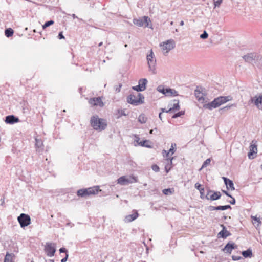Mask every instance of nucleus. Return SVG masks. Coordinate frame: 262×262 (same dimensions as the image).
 I'll return each instance as SVG.
<instances>
[{
    "label": "nucleus",
    "mask_w": 262,
    "mask_h": 262,
    "mask_svg": "<svg viewBox=\"0 0 262 262\" xmlns=\"http://www.w3.org/2000/svg\"><path fill=\"white\" fill-rule=\"evenodd\" d=\"M90 121L91 126L96 130H103L107 125L106 120L99 118L97 115L93 116L91 118Z\"/></svg>",
    "instance_id": "3"
},
{
    "label": "nucleus",
    "mask_w": 262,
    "mask_h": 262,
    "mask_svg": "<svg viewBox=\"0 0 262 262\" xmlns=\"http://www.w3.org/2000/svg\"><path fill=\"white\" fill-rule=\"evenodd\" d=\"M159 118H160V119L161 120H162V112H160L159 114Z\"/></svg>",
    "instance_id": "59"
},
{
    "label": "nucleus",
    "mask_w": 262,
    "mask_h": 262,
    "mask_svg": "<svg viewBox=\"0 0 262 262\" xmlns=\"http://www.w3.org/2000/svg\"><path fill=\"white\" fill-rule=\"evenodd\" d=\"M147 80L146 78H142L139 80L138 85L144 91L146 88Z\"/></svg>",
    "instance_id": "24"
},
{
    "label": "nucleus",
    "mask_w": 262,
    "mask_h": 262,
    "mask_svg": "<svg viewBox=\"0 0 262 262\" xmlns=\"http://www.w3.org/2000/svg\"><path fill=\"white\" fill-rule=\"evenodd\" d=\"M157 90L164 94L165 96H167V94H166V90H167V88H165L163 85H159L157 87Z\"/></svg>",
    "instance_id": "33"
},
{
    "label": "nucleus",
    "mask_w": 262,
    "mask_h": 262,
    "mask_svg": "<svg viewBox=\"0 0 262 262\" xmlns=\"http://www.w3.org/2000/svg\"><path fill=\"white\" fill-rule=\"evenodd\" d=\"M242 254L245 258L251 257L252 256V250L248 249L246 250L243 251L242 252Z\"/></svg>",
    "instance_id": "27"
},
{
    "label": "nucleus",
    "mask_w": 262,
    "mask_h": 262,
    "mask_svg": "<svg viewBox=\"0 0 262 262\" xmlns=\"http://www.w3.org/2000/svg\"><path fill=\"white\" fill-rule=\"evenodd\" d=\"M68 256H69L68 253H67V254L66 255V256L61 260V262H66L68 260Z\"/></svg>",
    "instance_id": "50"
},
{
    "label": "nucleus",
    "mask_w": 262,
    "mask_h": 262,
    "mask_svg": "<svg viewBox=\"0 0 262 262\" xmlns=\"http://www.w3.org/2000/svg\"><path fill=\"white\" fill-rule=\"evenodd\" d=\"M88 191V196L92 194H97L99 191H101V190L100 189L99 186H96L93 187H90L87 189Z\"/></svg>",
    "instance_id": "20"
},
{
    "label": "nucleus",
    "mask_w": 262,
    "mask_h": 262,
    "mask_svg": "<svg viewBox=\"0 0 262 262\" xmlns=\"http://www.w3.org/2000/svg\"><path fill=\"white\" fill-rule=\"evenodd\" d=\"M121 115L123 116H126V114L124 112V111H121Z\"/></svg>",
    "instance_id": "60"
},
{
    "label": "nucleus",
    "mask_w": 262,
    "mask_h": 262,
    "mask_svg": "<svg viewBox=\"0 0 262 262\" xmlns=\"http://www.w3.org/2000/svg\"><path fill=\"white\" fill-rule=\"evenodd\" d=\"M223 229L219 233L218 237H222L223 238H226L228 236L231 235V233L227 230L226 228L223 225H221Z\"/></svg>",
    "instance_id": "18"
},
{
    "label": "nucleus",
    "mask_w": 262,
    "mask_h": 262,
    "mask_svg": "<svg viewBox=\"0 0 262 262\" xmlns=\"http://www.w3.org/2000/svg\"><path fill=\"white\" fill-rule=\"evenodd\" d=\"M194 187L196 189L199 190L200 193L201 198L203 199L204 198V188H202L201 185L199 183H195Z\"/></svg>",
    "instance_id": "26"
},
{
    "label": "nucleus",
    "mask_w": 262,
    "mask_h": 262,
    "mask_svg": "<svg viewBox=\"0 0 262 262\" xmlns=\"http://www.w3.org/2000/svg\"><path fill=\"white\" fill-rule=\"evenodd\" d=\"M14 33L13 30L11 28H7L5 30V34L7 37H10L13 35Z\"/></svg>",
    "instance_id": "31"
},
{
    "label": "nucleus",
    "mask_w": 262,
    "mask_h": 262,
    "mask_svg": "<svg viewBox=\"0 0 262 262\" xmlns=\"http://www.w3.org/2000/svg\"><path fill=\"white\" fill-rule=\"evenodd\" d=\"M17 220L20 227L24 228L31 224V218L28 214L21 213L17 217Z\"/></svg>",
    "instance_id": "8"
},
{
    "label": "nucleus",
    "mask_w": 262,
    "mask_h": 262,
    "mask_svg": "<svg viewBox=\"0 0 262 262\" xmlns=\"http://www.w3.org/2000/svg\"><path fill=\"white\" fill-rule=\"evenodd\" d=\"M176 144L175 143H172L171 146L168 151L171 154V155L173 154L176 151Z\"/></svg>",
    "instance_id": "40"
},
{
    "label": "nucleus",
    "mask_w": 262,
    "mask_h": 262,
    "mask_svg": "<svg viewBox=\"0 0 262 262\" xmlns=\"http://www.w3.org/2000/svg\"><path fill=\"white\" fill-rule=\"evenodd\" d=\"M217 210H225L224 206H217Z\"/></svg>",
    "instance_id": "51"
},
{
    "label": "nucleus",
    "mask_w": 262,
    "mask_h": 262,
    "mask_svg": "<svg viewBox=\"0 0 262 262\" xmlns=\"http://www.w3.org/2000/svg\"><path fill=\"white\" fill-rule=\"evenodd\" d=\"M237 245L234 243H228L223 250L225 253H228L230 254L232 251L233 249H234L237 248Z\"/></svg>",
    "instance_id": "15"
},
{
    "label": "nucleus",
    "mask_w": 262,
    "mask_h": 262,
    "mask_svg": "<svg viewBox=\"0 0 262 262\" xmlns=\"http://www.w3.org/2000/svg\"><path fill=\"white\" fill-rule=\"evenodd\" d=\"M58 37L59 39H62L64 38V36H63L62 32H60L59 33Z\"/></svg>",
    "instance_id": "49"
},
{
    "label": "nucleus",
    "mask_w": 262,
    "mask_h": 262,
    "mask_svg": "<svg viewBox=\"0 0 262 262\" xmlns=\"http://www.w3.org/2000/svg\"><path fill=\"white\" fill-rule=\"evenodd\" d=\"M147 120V118L144 114H142L139 115V116L138 117V121L140 123H141L142 124L145 123L146 122Z\"/></svg>",
    "instance_id": "30"
},
{
    "label": "nucleus",
    "mask_w": 262,
    "mask_h": 262,
    "mask_svg": "<svg viewBox=\"0 0 262 262\" xmlns=\"http://www.w3.org/2000/svg\"><path fill=\"white\" fill-rule=\"evenodd\" d=\"M161 50H162L164 55L167 54L175 47V42L172 40H168L167 41L163 42V45H160Z\"/></svg>",
    "instance_id": "7"
},
{
    "label": "nucleus",
    "mask_w": 262,
    "mask_h": 262,
    "mask_svg": "<svg viewBox=\"0 0 262 262\" xmlns=\"http://www.w3.org/2000/svg\"><path fill=\"white\" fill-rule=\"evenodd\" d=\"M223 2V0H213L214 8L220 7Z\"/></svg>",
    "instance_id": "37"
},
{
    "label": "nucleus",
    "mask_w": 262,
    "mask_h": 262,
    "mask_svg": "<svg viewBox=\"0 0 262 262\" xmlns=\"http://www.w3.org/2000/svg\"><path fill=\"white\" fill-rule=\"evenodd\" d=\"M231 198L232 199H231V200L229 201V202L230 204H232V205L235 204V199L234 198H233L232 196Z\"/></svg>",
    "instance_id": "52"
},
{
    "label": "nucleus",
    "mask_w": 262,
    "mask_h": 262,
    "mask_svg": "<svg viewBox=\"0 0 262 262\" xmlns=\"http://www.w3.org/2000/svg\"><path fill=\"white\" fill-rule=\"evenodd\" d=\"M35 146L39 149H42L43 147V143L41 140L35 139Z\"/></svg>",
    "instance_id": "32"
},
{
    "label": "nucleus",
    "mask_w": 262,
    "mask_h": 262,
    "mask_svg": "<svg viewBox=\"0 0 262 262\" xmlns=\"http://www.w3.org/2000/svg\"><path fill=\"white\" fill-rule=\"evenodd\" d=\"M221 196V194L219 191L214 192L211 190L208 191L206 198L207 200L210 199L211 201H215L219 199Z\"/></svg>",
    "instance_id": "13"
},
{
    "label": "nucleus",
    "mask_w": 262,
    "mask_h": 262,
    "mask_svg": "<svg viewBox=\"0 0 262 262\" xmlns=\"http://www.w3.org/2000/svg\"><path fill=\"white\" fill-rule=\"evenodd\" d=\"M137 182V177L133 176H122L117 180L118 184L121 185H126Z\"/></svg>",
    "instance_id": "6"
},
{
    "label": "nucleus",
    "mask_w": 262,
    "mask_h": 262,
    "mask_svg": "<svg viewBox=\"0 0 262 262\" xmlns=\"http://www.w3.org/2000/svg\"><path fill=\"white\" fill-rule=\"evenodd\" d=\"M72 16L73 17V18H78V17L76 16V15L75 14H73L72 15Z\"/></svg>",
    "instance_id": "61"
},
{
    "label": "nucleus",
    "mask_w": 262,
    "mask_h": 262,
    "mask_svg": "<svg viewBox=\"0 0 262 262\" xmlns=\"http://www.w3.org/2000/svg\"><path fill=\"white\" fill-rule=\"evenodd\" d=\"M14 254L13 253H9V252H7L4 262H13L12 258L14 256Z\"/></svg>",
    "instance_id": "29"
},
{
    "label": "nucleus",
    "mask_w": 262,
    "mask_h": 262,
    "mask_svg": "<svg viewBox=\"0 0 262 262\" xmlns=\"http://www.w3.org/2000/svg\"><path fill=\"white\" fill-rule=\"evenodd\" d=\"M223 179L225 183V184L226 185V187L227 189H230L231 190H234L235 189L233 182L232 180L226 177H223Z\"/></svg>",
    "instance_id": "19"
},
{
    "label": "nucleus",
    "mask_w": 262,
    "mask_h": 262,
    "mask_svg": "<svg viewBox=\"0 0 262 262\" xmlns=\"http://www.w3.org/2000/svg\"><path fill=\"white\" fill-rule=\"evenodd\" d=\"M232 99L230 96H219L215 98L212 102L203 105V108L210 110L219 107L222 104L231 100Z\"/></svg>",
    "instance_id": "2"
},
{
    "label": "nucleus",
    "mask_w": 262,
    "mask_h": 262,
    "mask_svg": "<svg viewBox=\"0 0 262 262\" xmlns=\"http://www.w3.org/2000/svg\"><path fill=\"white\" fill-rule=\"evenodd\" d=\"M19 121L18 117H15L14 115H9L6 117L5 122L7 124H12L15 123H17Z\"/></svg>",
    "instance_id": "17"
},
{
    "label": "nucleus",
    "mask_w": 262,
    "mask_h": 262,
    "mask_svg": "<svg viewBox=\"0 0 262 262\" xmlns=\"http://www.w3.org/2000/svg\"><path fill=\"white\" fill-rule=\"evenodd\" d=\"M257 145L251 143L250 146V151L248 154L249 158L250 159H253L254 157L252 156H253L254 153H257Z\"/></svg>",
    "instance_id": "21"
},
{
    "label": "nucleus",
    "mask_w": 262,
    "mask_h": 262,
    "mask_svg": "<svg viewBox=\"0 0 262 262\" xmlns=\"http://www.w3.org/2000/svg\"><path fill=\"white\" fill-rule=\"evenodd\" d=\"M184 21H183V20L181 21V22H180V25L181 26H183V25H184Z\"/></svg>",
    "instance_id": "62"
},
{
    "label": "nucleus",
    "mask_w": 262,
    "mask_h": 262,
    "mask_svg": "<svg viewBox=\"0 0 262 262\" xmlns=\"http://www.w3.org/2000/svg\"><path fill=\"white\" fill-rule=\"evenodd\" d=\"M233 106L236 107V104H231V105H227V106H225L224 107L221 108L220 110V111H222V112L226 111L228 110L229 109H230V108H231Z\"/></svg>",
    "instance_id": "36"
},
{
    "label": "nucleus",
    "mask_w": 262,
    "mask_h": 262,
    "mask_svg": "<svg viewBox=\"0 0 262 262\" xmlns=\"http://www.w3.org/2000/svg\"><path fill=\"white\" fill-rule=\"evenodd\" d=\"M225 209H231V207L230 205H224Z\"/></svg>",
    "instance_id": "55"
},
{
    "label": "nucleus",
    "mask_w": 262,
    "mask_h": 262,
    "mask_svg": "<svg viewBox=\"0 0 262 262\" xmlns=\"http://www.w3.org/2000/svg\"><path fill=\"white\" fill-rule=\"evenodd\" d=\"M210 162H211V160L209 158V159H206L204 162V163H203V165L201 167V168H200V170H201L202 168H204V167H207L208 165L210 164Z\"/></svg>",
    "instance_id": "39"
},
{
    "label": "nucleus",
    "mask_w": 262,
    "mask_h": 262,
    "mask_svg": "<svg viewBox=\"0 0 262 262\" xmlns=\"http://www.w3.org/2000/svg\"><path fill=\"white\" fill-rule=\"evenodd\" d=\"M222 192L225 194L226 195L230 197V198H232V196L227 191H225V190H222Z\"/></svg>",
    "instance_id": "53"
},
{
    "label": "nucleus",
    "mask_w": 262,
    "mask_h": 262,
    "mask_svg": "<svg viewBox=\"0 0 262 262\" xmlns=\"http://www.w3.org/2000/svg\"><path fill=\"white\" fill-rule=\"evenodd\" d=\"M208 209L210 211L217 210V206H209Z\"/></svg>",
    "instance_id": "47"
},
{
    "label": "nucleus",
    "mask_w": 262,
    "mask_h": 262,
    "mask_svg": "<svg viewBox=\"0 0 262 262\" xmlns=\"http://www.w3.org/2000/svg\"><path fill=\"white\" fill-rule=\"evenodd\" d=\"M208 36V34L206 31H204L203 33L200 35V38L202 39H206Z\"/></svg>",
    "instance_id": "43"
},
{
    "label": "nucleus",
    "mask_w": 262,
    "mask_h": 262,
    "mask_svg": "<svg viewBox=\"0 0 262 262\" xmlns=\"http://www.w3.org/2000/svg\"><path fill=\"white\" fill-rule=\"evenodd\" d=\"M194 95L196 98L199 102L201 103H204L205 102L204 97L206 95V94L205 92V89L202 87L197 86L194 91Z\"/></svg>",
    "instance_id": "9"
},
{
    "label": "nucleus",
    "mask_w": 262,
    "mask_h": 262,
    "mask_svg": "<svg viewBox=\"0 0 262 262\" xmlns=\"http://www.w3.org/2000/svg\"><path fill=\"white\" fill-rule=\"evenodd\" d=\"M59 252L60 253H66V255L67 254V253H68V250L66 249V248H65L64 247H62V248H60Z\"/></svg>",
    "instance_id": "46"
},
{
    "label": "nucleus",
    "mask_w": 262,
    "mask_h": 262,
    "mask_svg": "<svg viewBox=\"0 0 262 262\" xmlns=\"http://www.w3.org/2000/svg\"><path fill=\"white\" fill-rule=\"evenodd\" d=\"M154 129H151V130H150V131H149V133H150V134H153V133H154Z\"/></svg>",
    "instance_id": "63"
},
{
    "label": "nucleus",
    "mask_w": 262,
    "mask_h": 262,
    "mask_svg": "<svg viewBox=\"0 0 262 262\" xmlns=\"http://www.w3.org/2000/svg\"><path fill=\"white\" fill-rule=\"evenodd\" d=\"M163 153H165V155H163V156L164 157H166L168 158V156H169V155L170 154V152L168 151H167L166 150H163V151H162Z\"/></svg>",
    "instance_id": "48"
},
{
    "label": "nucleus",
    "mask_w": 262,
    "mask_h": 262,
    "mask_svg": "<svg viewBox=\"0 0 262 262\" xmlns=\"http://www.w3.org/2000/svg\"><path fill=\"white\" fill-rule=\"evenodd\" d=\"M250 101L253 103L258 109L262 111V94L258 96L256 95L254 97H251Z\"/></svg>",
    "instance_id": "12"
},
{
    "label": "nucleus",
    "mask_w": 262,
    "mask_h": 262,
    "mask_svg": "<svg viewBox=\"0 0 262 262\" xmlns=\"http://www.w3.org/2000/svg\"><path fill=\"white\" fill-rule=\"evenodd\" d=\"M135 137H136V140H135V141H136L138 143H139V140H140V138H139L138 136H137V135H135Z\"/></svg>",
    "instance_id": "57"
},
{
    "label": "nucleus",
    "mask_w": 262,
    "mask_h": 262,
    "mask_svg": "<svg viewBox=\"0 0 262 262\" xmlns=\"http://www.w3.org/2000/svg\"><path fill=\"white\" fill-rule=\"evenodd\" d=\"M54 23V21L52 20H50L49 21H46L44 25L42 26V28L43 29L46 28L47 27H49L50 26L53 25Z\"/></svg>",
    "instance_id": "38"
},
{
    "label": "nucleus",
    "mask_w": 262,
    "mask_h": 262,
    "mask_svg": "<svg viewBox=\"0 0 262 262\" xmlns=\"http://www.w3.org/2000/svg\"><path fill=\"white\" fill-rule=\"evenodd\" d=\"M166 94H167V97L176 96L179 95L177 91L174 89L169 88H167V90H166Z\"/></svg>",
    "instance_id": "23"
},
{
    "label": "nucleus",
    "mask_w": 262,
    "mask_h": 262,
    "mask_svg": "<svg viewBox=\"0 0 262 262\" xmlns=\"http://www.w3.org/2000/svg\"><path fill=\"white\" fill-rule=\"evenodd\" d=\"M45 251L47 256H53L56 252V244L53 243H47L45 246Z\"/></svg>",
    "instance_id": "11"
},
{
    "label": "nucleus",
    "mask_w": 262,
    "mask_h": 262,
    "mask_svg": "<svg viewBox=\"0 0 262 262\" xmlns=\"http://www.w3.org/2000/svg\"><path fill=\"white\" fill-rule=\"evenodd\" d=\"M77 194L78 196L81 197H85L88 196L87 189H81L78 190L77 192Z\"/></svg>",
    "instance_id": "28"
},
{
    "label": "nucleus",
    "mask_w": 262,
    "mask_h": 262,
    "mask_svg": "<svg viewBox=\"0 0 262 262\" xmlns=\"http://www.w3.org/2000/svg\"><path fill=\"white\" fill-rule=\"evenodd\" d=\"M46 262H54V260L52 259H49L48 261H46Z\"/></svg>",
    "instance_id": "64"
},
{
    "label": "nucleus",
    "mask_w": 262,
    "mask_h": 262,
    "mask_svg": "<svg viewBox=\"0 0 262 262\" xmlns=\"http://www.w3.org/2000/svg\"><path fill=\"white\" fill-rule=\"evenodd\" d=\"M147 63L148 65L149 71L151 72L152 74L156 73V60L155 58V55L152 50H150V53L146 57Z\"/></svg>",
    "instance_id": "5"
},
{
    "label": "nucleus",
    "mask_w": 262,
    "mask_h": 262,
    "mask_svg": "<svg viewBox=\"0 0 262 262\" xmlns=\"http://www.w3.org/2000/svg\"><path fill=\"white\" fill-rule=\"evenodd\" d=\"M232 259L234 261L238 260L242 258V257L240 256H235V255H233L232 256Z\"/></svg>",
    "instance_id": "45"
},
{
    "label": "nucleus",
    "mask_w": 262,
    "mask_h": 262,
    "mask_svg": "<svg viewBox=\"0 0 262 262\" xmlns=\"http://www.w3.org/2000/svg\"><path fill=\"white\" fill-rule=\"evenodd\" d=\"M135 137H136V140H135V141H136L138 143H139V140H140V138H139L138 136H137V135H135Z\"/></svg>",
    "instance_id": "58"
},
{
    "label": "nucleus",
    "mask_w": 262,
    "mask_h": 262,
    "mask_svg": "<svg viewBox=\"0 0 262 262\" xmlns=\"http://www.w3.org/2000/svg\"><path fill=\"white\" fill-rule=\"evenodd\" d=\"M174 103L173 105H171V106L168 110L167 112H173L176 110H179L180 108V106L179 105V101L178 100L174 99L173 100Z\"/></svg>",
    "instance_id": "22"
},
{
    "label": "nucleus",
    "mask_w": 262,
    "mask_h": 262,
    "mask_svg": "<svg viewBox=\"0 0 262 262\" xmlns=\"http://www.w3.org/2000/svg\"><path fill=\"white\" fill-rule=\"evenodd\" d=\"M245 62L251 63L259 69H262V55L256 52H251L242 56Z\"/></svg>",
    "instance_id": "1"
},
{
    "label": "nucleus",
    "mask_w": 262,
    "mask_h": 262,
    "mask_svg": "<svg viewBox=\"0 0 262 262\" xmlns=\"http://www.w3.org/2000/svg\"><path fill=\"white\" fill-rule=\"evenodd\" d=\"M126 99L128 103L137 106L144 103V97L141 93H133L127 97Z\"/></svg>",
    "instance_id": "4"
},
{
    "label": "nucleus",
    "mask_w": 262,
    "mask_h": 262,
    "mask_svg": "<svg viewBox=\"0 0 262 262\" xmlns=\"http://www.w3.org/2000/svg\"><path fill=\"white\" fill-rule=\"evenodd\" d=\"M168 110H166L165 108H161V112L162 113L163 112H166V113H171V112H167Z\"/></svg>",
    "instance_id": "56"
},
{
    "label": "nucleus",
    "mask_w": 262,
    "mask_h": 262,
    "mask_svg": "<svg viewBox=\"0 0 262 262\" xmlns=\"http://www.w3.org/2000/svg\"><path fill=\"white\" fill-rule=\"evenodd\" d=\"M151 168H152V169L155 172H158L160 169L159 167L156 164L153 165L152 166Z\"/></svg>",
    "instance_id": "44"
},
{
    "label": "nucleus",
    "mask_w": 262,
    "mask_h": 262,
    "mask_svg": "<svg viewBox=\"0 0 262 262\" xmlns=\"http://www.w3.org/2000/svg\"><path fill=\"white\" fill-rule=\"evenodd\" d=\"M150 22V19L147 16H143L142 18H134L133 23L138 27H147L149 26V23Z\"/></svg>",
    "instance_id": "10"
},
{
    "label": "nucleus",
    "mask_w": 262,
    "mask_h": 262,
    "mask_svg": "<svg viewBox=\"0 0 262 262\" xmlns=\"http://www.w3.org/2000/svg\"><path fill=\"white\" fill-rule=\"evenodd\" d=\"M132 89L135 91H136L137 93H138L139 92L143 91V89L139 85L132 86Z\"/></svg>",
    "instance_id": "42"
},
{
    "label": "nucleus",
    "mask_w": 262,
    "mask_h": 262,
    "mask_svg": "<svg viewBox=\"0 0 262 262\" xmlns=\"http://www.w3.org/2000/svg\"><path fill=\"white\" fill-rule=\"evenodd\" d=\"M173 191L174 190L173 188H166L162 190L163 193L165 195L171 194Z\"/></svg>",
    "instance_id": "34"
},
{
    "label": "nucleus",
    "mask_w": 262,
    "mask_h": 262,
    "mask_svg": "<svg viewBox=\"0 0 262 262\" xmlns=\"http://www.w3.org/2000/svg\"><path fill=\"white\" fill-rule=\"evenodd\" d=\"M184 111H180L177 113H175L172 116V118H177L179 117H180L182 115H184Z\"/></svg>",
    "instance_id": "41"
},
{
    "label": "nucleus",
    "mask_w": 262,
    "mask_h": 262,
    "mask_svg": "<svg viewBox=\"0 0 262 262\" xmlns=\"http://www.w3.org/2000/svg\"><path fill=\"white\" fill-rule=\"evenodd\" d=\"M121 86H122V84H120L119 85V87L117 88L116 89V92H119L120 91V88H121Z\"/></svg>",
    "instance_id": "54"
},
{
    "label": "nucleus",
    "mask_w": 262,
    "mask_h": 262,
    "mask_svg": "<svg viewBox=\"0 0 262 262\" xmlns=\"http://www.w3.org/2000/svg\"><path fill=\"white\" fill-rule=\"evenodd\" d=\"M174 159L173 157L171 158H166L165 160L167 161V163L165 166V171L168 173L171 169V165L172 164V161Z\"/></svg>",
    "instance_id": "25"
},
{
    "label": "nucleus",
    "mask_w": 262,
    "mask_h": 262,
    "mask_svg": "<svg viewBox=\"0 0 262 262\" xmlns=\"http://www.w3.org/2000/svg\"><path fill=\"white\" fill-rule=\"evenodd\" d=\"M89 102L93 106H98L101 107L104 106V103L100 97L91 98L90 99Z\"/></svg>",
    "instance_id": "14"
},
{
    "label": "nucleus",
    "mask_w": 262,
    "mask_h": 262,
    "mask_svg": "<svg viewBox=\"0 0 262 262\" xmlns=\"http://www.w3.org/2000/svg\"><path fill=\"white\" fill-rule=\"evenodd\" d=\"M148 142V141H147V140H143V141H141L139 143H138V144L140 145V146H142V147H148V148H151V146L146 144Z\"/></svg>",
    "instance_id": "35"
},
{
    "label": "nucleus",
    "mask_w": 262,
    "mask_h": 262,
    "mask_svg": "<svg viewBox=\"0 0 262 262\" xmlns=\"http://www.w3.org/2000/svg\"><path fill=\"white\" fill-rule=\"evenodd\" d=\"M139 216V214L136 210H134V212L132 214L126 215L124 219V222L125 223L131 222L136 220Z\"/></svg>",
    "instance_id": "16"
}]
</instances>
